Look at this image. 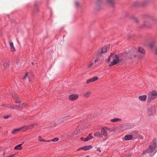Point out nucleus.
<instances>
[{"instance_id": "obj_36", "label": "nucleus", "mask_w": 157, "mask_h": 157, "mask_svg": "<svg viewBox=\"0 0 157 157\" xmlns=\"http://www.w3.org/2000/svg\"><path fill=\"white\" fill-rule=\"evenodd\" d=\"M100 60V58H98L97 59H95V60H94V62L95 63H96L97 62L99 61Z\"/></svg>"}, {"instance_id": "obj_1", "label": "nucleus", "mask_w": 157, "mask_h": 157, "mask_svg": "<svg viewBox=\"0 0 157 157\" xmlns=\"http://www.w3.org/2000/svg\"><path fill=\"white\" fill-rule=\"evenodd\" d=\"M157 140L154 139L151 143L149 148L146 151V153H149L150 155H152L156 153L155 148L156 145Z\"/></svg>"}, {"instance_id": "obj_24", "label": "nucleus", "mask_w": 157, "mask_h": 157, "mask_svg": "<svg viewBox=\"0 0 157 157\" xmlns=\"http://www.w3.org/2000/svg\"><path fill=\"white\" fill-rule=\"evenodd\" d=\"M9 64L7 63H5L3 64V66L5 68L7 69L9 67Z\"/></svg>"}, {"instance_id": "obj_32", "label": "nucleus", "mask_w": 157, "mask_h": 157, "mask_svg": "<svg viewBox=\"0 0 157 157\" xmlns=\"http://www.w3.org/2000/svg\"><path fill=\"white\" fill-rule=\"evenodd\" d=\"M37 125L36 124H33L31 125L30 126V127H37Z\"/></svg>"}, {"instance_id": "obj_19", "label": "nucleus", "mask_w": 157, "mask_h": 157, "mask_svg": "<svg viewBox=\"0 0 157 157\" xmlns=\"http://www.w3.org/2000/svg\"><path fill=\"white\" fill-rule=\"evenodd\" d=\"M93 137L92 136V134L91 133H90L89 134V135L87 136L86 138V141H88L92 138H93Z\"/></svg>"}, {"instance_id": "obj_33", "label": "nucleus", "mask_w": 157, "mask_h": 157, "mask_svg": "<svg viewBox=\"0 0 157 157\" xmlns=\"http://www.w3.org/2000/svg\"><path fill=\"white\" fill-rule=\"evenodd\" d=\"M75 4L76 6L78 7L79 6V3L78 2H75Z\"/></svg>"}, {"instance_id": "obj_31", "label": "nucleus", "mask_w": 157, "mask_h": 157, "mask_svg": "<svg viewBox=\"0 0 157 157\" xmlns=\"http://www.w3.org/2000/svg\"><path fill=\"white\" fill-rule=\"evenodd\" d=\"M80 139V140L82 141H84L85 142L86 141V138H84L83 137H81Z\"/></svg>"}, {"instance_id": "obj_40", "label": "nucleus", "mask_w": 157, "mask_h": 157, "mask_svg": "<svg viewBox=\"0 0 157 157\" xmlns=\"http://www.w3.org/2000/svg\"><path fill=\"white\" fill-rule=\"evenodd\" d=\"M97 151H99L100 152H101V151L100 150V148H98L97 149Z\"/></svg>"}, {"instance_id": "obj_45", "label": "nucleus", "mask_w": 157, "mask_h": 157, "mask_svg": "<svg viewBox=\"0 0 157 157\" xmlns=\"http://www.w3.org/2000/svg\"><path fill=\"white\" fill-rule=\"evenodd\" d=\"M32 64L33 65H34V63H33V62H32Z\"/></svg>"}, {"instance_id": "obj_21", "label": "nucleus", "mask_w": 157, "mask_h": 157, "mask_svg": "<svg viewBox=\"0 0 157 157\" xmlns=\"http://www.w3.org/2000/svg\"><path fill=\"white\" fill-rule=\"evenodd\" d=\"M91 92L89 91L83 94V95L84 97H88L91 94Z\"/></svg>"}, {"instance_id": "obj_17", "label": "nucleus", "mask_w": 157, "mask_h": 157, "mask_svg": "<svg viewBox=\"0 0 157 157\" xmlns=\"http://www.w3.org/2000/svg\"><path fill=\"white\" fill-rule=\"evenodd\" d=\"M133 136L131 135H126L124 137V139L126 140H129L132 139Z\"/></svg>"}, {"instance_id": "obj_27", "label": "nucleus", "mask_w": 157, "mask_h": 157, "mask_svg": "<svg viewBox=\"0 0 157 157\" xmlns=\"http://www.w3.org/2000/svg\"><path fill=\"white\" fill-rule=\"evenodd\" d=\"M38 138H39L38 140L40 141H42V142H47V141L48 142V141L46 140L43 139L40 136H39L38 137Z\"/></svg>"}, {"instance_id": "obj_11", "label": "nucleus", "mask_w": 157, "mask_h": 157, "mask_svg": "<svg viewBox=\"0 0 157 157\" xmlns=\"http://www.w3.org/2000/svg\"><path fill=\"white\" fill-rule=\"evenodd\" d=\"M122 121L121 119L118 118H115L112 119L110 120V121L112 122H121Z\"/></svg>"}, {"instance_id": "obj_46", "label": "nucleus", "mask_w": 157, "mask_h": 157, "mask_svg": "<svg viewBox=\"0 0 157 157\" xmlns=\"http://www.w3.org/2000/svg\"><path fill=\"white\" fill-rule=\"evenodd\" d=\"M24 104V105L25 106V107H26V105H25V104Z\"/></svg>"}, {"instance_id": "obj_8", "label": "nucleus", "mask_w": 157, "mask_h": 157, "mask_svg": "<svg viewBox=\"0 0 157 157\" xmlns=\"http://www.w3.org/2000/svg\"><path fill=\"white\" fill-rule=\"evenodd\" d=\"M98 78L97 77H94L90 79H88L86 83L88 84L90 83L94 82L95 81L98 80Z\"/></svg>"}, {"instance_id": "obj_47", "label": "nucleus", "mask_w": 157, "mask_h": 157, "mask_svg": "<svg viewBox=\"0 0 157 157\" xmlns=\"http://www.w3.org/2000/svg\"><path fill=\"white\" fill-rule=\"evenodd\" d=\"M30 81H31V80H30V79L29 78V81L30 82Z\"/></svg>"}, {"instance_id": "obj_13", "label": "nucleus", "mask_w": 157, "mask_h": 157, "mask_svg": "<svg viewBox=\"0 0 157 157\" xmlns=\"http://www.w3.org/2000/svg\"><path fill=\"white\" fill-rule=\"evenodd\" d=\"M147 98V96L146 95L140 96L139 97V100L141 101H145Z\"/></svg>"}, {"instance_id": "obj_4", "label": "nucleus", "mask_w": 157, "mask_h": 157, "mask_svg": "<svg viewBox=\"0 0 157 157\" xmlns=\"http://www.w3.org/2000/svg\"><path fill=\"white\" fill-rule=\"evenodd\" d=\"M109 47L108 45L104 46L102 48L101 52H98V55H100L101 53H104L105 52L109 49Z\"/></svg>"}, {"instance_id": "obj_42", "label": "nucleus", "mask_w": 157, "mask_h": 157, "mask_svg": "<svg viewBox=\"0 0 157 157\" xmlns=\"http://www.w3.org/2000/svg\"><path fill=\"white\" fill-rule=\"evenodd\" d=\"M16 95H15V94H13L12 95V97L13 98H14V99L15 98V97H16Z\"/></svg>"}, {"instance_id": "obj_12", "label": "nucleus", "mask_w": 157, "mask_h": 157, "mask_svg": "<svg viewBox=\"0 0 157 157\" xmlns=\"http://www.w3.org/2000/svg\"><path fill=\"white\" fill-rule=\"evenodd\" d=\"M93 147L91 145H88L86 146H85L82 147L83 150L85 151H86L89 150L90 149L92 148Z\"/></svg>"}, {"instance_id": "obj_23", "label": "nucleus", "mask_w": 157, "mask_h": 157, "mask_svg": "<svg viewBox=\"0 0 157 157\" xmlns=\"http://www.w3.org/2000/svg\"><path fill=\"white\" fill-rule=\"evenodd\" d=\"M69 118L67 117H63L60 119V121L61 122H64V121L67 120Z\"/></svg>"}, {"instance_id": "obj_37", "label": "nucleus", "mask_w": 157, "mask_h": 157, "mask_svg": "<svg viewBox=\"0 0 157 157\" xmlns=\"http://www.w3.org/2000/svg\"><path fill=\"white\" fill-rule=\"evenodd\" d=\"M80 127H87V126L86 125V124H82V126H80Z\"/></svg>"}, {"instance_id": "obj_14", "label": "nucleus", "mask_w": 157, "mask_h": 157, "mask_svg": "<svg viewBox=\"0 0 157 157\" xmlns=\"http://www.w3.org/2000/svg\"><path fill=\"white\" fill-rule=\"evenodd\" d=\"M107 128H102L101 131V133L103 135L106 136L107 134Z\"/></svg>"}, {"instance_id": "obj_7", "label": "nucleus", "mask_w": 157, "mask_h": 157, "mask_svg": "<svg viewBox=\"0 0 157 157\" xmlns=\"http://www.w3.org/2000/svg\"><path fill=\"white\" fill-rule=\"evenodd\" d=\"M154 112V108L152 107H150L147 109V113L149 116L153 115V113Z\"/></svg>"}, {"instance_id": "obj_3", "label": "nucleus", "mask_w": 157, "mask_h": 157, "mask_svg": "<svg viewBox=\"0 0 157 157\" xmlns=\"http://www.w3.org/2000/svg\"><path fill=\"white\" fill-rule=\"evenodd\" d=\"M157 96L156 91H153L150 92L148 95V100H153L156 98Z\"/></svg>"}, {"instance_id": "obj_50", "label": "nucleus", "mask_w": 157, "mask_h": 157, "mask_svg": "<svg viewBox=\"0 0 157 157\" xmlns=\"http://www.w3.org/2000/svg\"><path fill=\"white\" fill-rule=\"evenodd\" d=\"M86 157H89L88 156H86Z\"/></svg>"}, {"instance_id": "obj_10", "label": "nucleus", "mask_w": 157, "mask_h": 157, "mask_svg": "<svg viewBox=\"0 0 157 157\" xmlns=\"http://www.w3.org/2000/svg\"><path fill=\"white\" fill-rule=\"evenodd\" d=\"M11 109H15L17 110H21L22 108L20 105H12L10 106Z\"/></svg>"}, {"instance_id": "obj_49", "label": "nucleus", "mask_w": 157, "mask_h": 157, "mask_svg": "<svg viewBox=\"0 0 157 157\" xmlns=\"http://www.w3.org/2000/svg\"><path fill=\"white\" fill-rule=\"evenodd\" d=\"M21 128H25L24 127H21Z\"/></svg>"}, {"instance_id": "obj_5", "label": "nucleus", "mask_w": 157, "mask_h": 157, "mask_svg": "<svg viewBox=\"0 0 157 157\" xmlns=\"http://www.w3.org/2000/svg\"><path fill=\"white\" fill-rule=\"evenodd\" d=\"M78 97V95L77 94H72L69 96V99L71 101H74L77 99Z\"/></svg>"}, {"instance_id": "obj_39", "label": "nucleus", "mask_w": 157, "mask_h": 157, "mask_svg": "<svg viewBox=\"0 0 157 157\" xmlns=\"http://www.w3.org/2000/svg\"><path fill=\"white\" fill-rule=\"evenodd\" d=\"M15 102L16 103H20L21 102V101H19L18 100H16L15 101Z\"/></svg>"}, {"instance_id": "obj_30", "label": "nucleus", "mask_w": 157, "mask_h": 157, "mask_svg": "<svg viewBox=\"0 0 157 157\" xmlns=\"http://www.w3.org/2000/svg\"><path fill=\"white\" fill-rule=\"evenodd\" d=\"M86 121H91L92 119L91 118V116H89L87 117V118L86 119Z\"/></svg>"}, {"instance_id": "obj_25", "label": "nucleus", "mask_w": 157, "mask_h": 157, "mask_svg": "<svg viewBox=\"0 0 157 157\" xmlns=\"http://www.w3.org/2000/svg\"><path fill=\"white\" fill-rule=\"evenodd\" d=\"M59 140V138H54L52 140H48V142H49V141H53V142H56V141H57Z\"/></svg>"}, {"instance_id": "obj_26", "label": "nucleus", "mask_w": 157, "mask_h": 157, "mask_svg": "<svg viewBox=\"0 0 157 157\" xmlns=\"http://www.w3.org/2000/svg\"><path fill=\"white\" fill-rule=\"evenodd\" d=\"M132 18L136 22H138L139 21V20L136 17H133Z\"/></svg>"}, {"instance_id": "obj_38", "label": "nucleus", "mask_w": 157, "mask_h": 157, "mask_svg": "<svg viewBox=\"0 0 157 157\" xmlns=\"http://www.w3.org/2000/svg\"><path fill=\"white\" fill-rule=\"evenodd\" d=\"M83 150V148H82V147H80L77 150V151H80V150Z\"/></svg>"}, {"instance_id": "obj_6", "label": "nucleus", "mask_w": 157, "mask_h": 157, "mask_svg": "<svg viewBox=\"0 0 157 157\" xmlns=\"http://www.w3.org/2000/svg\"><path fill=\"white\" fill-rule=\"evenodd\" d=\"M134 126V124L132 123L128 122H126L121 125V127H131Z\"/></svg>"}, {"instance_id": "obj_48", "label": "nucleus", "mask_w": 157, "mask_h": 157, "mask_svg": "<svg viewBox=\"0 0 157 157\" xmlns=\"http://www.w3.org/2000/svg\"><path fill=\"white\" fill-rule=\"evenodd\" d=\"M143 25H144V26H145V25H146L145 24H143Z\"/></svg>"}, {"instance_id": "obj_22", "label": "nucleus", "mask_w": 157, "mask_h": 157, "mask_svg": "<svg viewBox=\"0 0 157 157\" xmlns=\"http://www.w3.org/2000/svg\"><path fill=\"white\" fill-rule=\"evenodd\" d=\"M94 135L95 136H98L99 137H102V134L101 133V134L99 132H97L95 133Z\"/></svg>"}, {"instance_id": "obj_34", "label": "nucleus", "mask_w": 157, "mask_h": 157, "mask_svg": "<svg viewBox=\"0 0 157 157\" xmlns=\"http://www.w3.org/2000/svg\"><path fill=\"white\" fill-rule=\"evenodd\" d=\"M109 131L110 132H113L115 131V130L114 129H112V128H109Z\"/></svg>"}, {"instance_id": "obj_29", "label": "nucleus", "mask_w": 157, "mask_h": 157, "mask_svg": "<svg viewBox=\"0 0 157 157\" xmlns=\"http://www.w3.org/2000/svg\"><path fill=\"white\" fill-rule=\"evenodd\" d=\"M93 62H91L89 63L88 65V67H91L93 65Z\"/></svg>"}, {"instance_id": "obj_18", "label": "nucleus", "mask_w": 157, "mask_h": 157, "mask_svg": "<svg viewBox=\"0 0 157 157\" xmlns=\"http://www.w3.org/2000/svg\"><path fill=\"white\" fill-rule=\"evenodd\" d=\"M22 145V144H20L17 145L14 147V149L15 150H21L22 149V147H21Z\"/></svg>"}, {"instance_id": "obj_28", "label": "nucleus", "mask_w": 157, "mask_h": 157, "mask_svg": "<svg viewBox=\"0 0 157 157\" xmlns=\"http://www.w3.org/2000/svg\"><path fill=\"white\" fill-rule=\"evenodd\" d=\"M28 77L29 78V77L28 76V73H26L25 74V76L23 78V79L24 80H25V79H26Z\"/></svg>"}, {"instance_id": "obj_44", "label": "nucleus", "mask_w": 157, "mask_h": 157, "mask_svg": "<svg viewBox=\"0 0 157 157\" xmlns=\"http://www.w3.org/2000/svg\"><path fill=\"white\" fill-rule=\"evenodd\" d=\"M155 51L156 52V53H157V45L155 48Z\"/></svg>"}, {"instance_id": "obj_35", "label": "nucleus", "mask_w": 157, "mask_h": 157, "mask_svg": "<svg viewBox=\"0 0 157 157\" xmlns=\"http://www.w3.org/2000/svg\"><path fill=\"white\" fill-rule=\"evenodd\" d=\"M10 117V116H9V115H6V116H4L3 117L5 119H7V118H8Z\"/></svg>"}, {"instance_id": "obj_43", "label": "nucleus", "mask_w": 157, "mask_h": 157, "mask_svg": "<svg viewBox=\"0 0 157 157\" xmlns=\"http://www.w3.org/2000/svg\"><path fill=\"white\" fill-rule=\"evenodd\" d=\"M100 3V2H98L96 3V5L98 6Z\"/></svg>"}, {"instance_id": "obj_16", "label": "nucleus", "mask_w": 157, "mask_h": 157, "mask_svg": "<svg viewBox=\"0 0 157 157\" xmlns=\"http://www.w3.org/2000/svg\"><path fill=\"white\" fill-rule=\"evenodd\" d=\"M21 128H18L14 129L12 131V133L13 134H15L21 131Z\"/></svg>"}, {"instance_id": "obj_2", "label": "nucleus", "mask_w": 157, "mask_h": 157, "mask_svg": "<svg viewBox=\"0 0 157 157\" xmlns=\"http://www.w3.org/2000/svg\"><path fill=\"white\" fill-rule=\"evenodd\" d=\"M113 55V54H111L107 60L108 62H109L111 58H112L113 59V60L111 62L110 66L115 65L122 61V59L119 58V57L117 55Z\"/></svg>"}, {"instance_id": "obj_9", "label": "nucleus", "mask_w": 157, "mask_h": 157, "mask_svg": "<svg viewBox=\"0 0 157 157\" xmlns=\"http://www.w3.org/2000/svg\"><path fill=\"white\" fill-rule=\"evenodd\" d=\"M9 44L10 45V50L12 52H14L15 51V47H14L13 43L12 42L9 41Z\"/></svg>"}, {"instance_id": "obj_15", "label": "nucleus", "mask_w": 157, "mask_h": 157, "mask_svg": "<svg viewBox=\"0 0 157 157\" xmlns=\"http://www.w3.org/2000/svg\"><path fill=\"white\" fill-rule=\"evenodd\" d=\"M107 2L109 6L112 7L114 6L115 4L113 0H107Z\"/></svg>"}, {"instance_id": "obj_41", "label": "nucleus", "mask_w": 157, "mask_h": 157, "mask_svg": "<svg viewBox=\"0 0 157 157\" xmlns=\"http://www.w3.org/2000/svg\"><path fill=\"white\" fill-rule=\"evenodd\" d=\"M153 46H154L153 44H150V47L151 48H152L153 47Z\"/></svg>"}, {"instance_id": "obj_20", "label": "nucleus", "mask_w": 157, "mask_h": 157, "mask_svg": "<svg viewBox=\"0 0 157 157\" xmlns=\"http://www.w3.org/2000/svg\"><path fill=\"white\" fill-rule=\"evenodd\" d=\"M138 51L143 54H144L145 53V51L142 48L140 47L138 48Z\"/></svg>"}]
</instances>
